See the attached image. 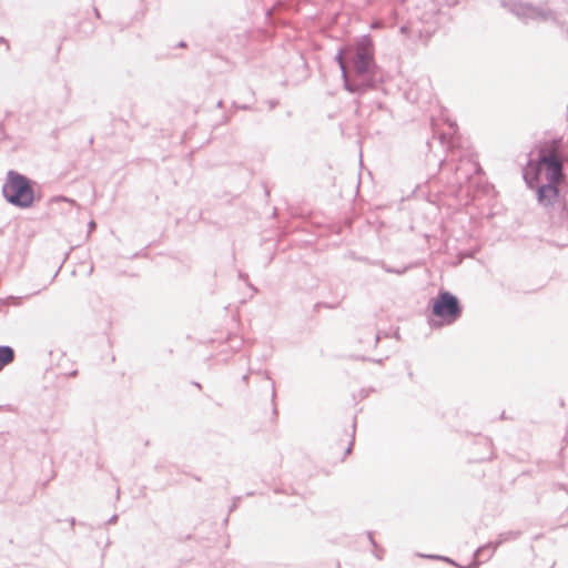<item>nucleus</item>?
<instances>
[{"instance_id":"obj_18","label":"nucleus","mask_w":568,"mask_h":568,"mask_svg":"<svg viewBox=\"0 0 568 568\" xmlns=\"http://www.w3.org/2000/svg\"><path fill=\"white\" fill-rule=\"evenodd\" d=\"M88 226H89V232H91V231H93L97 227V224H95L94 221H90Z\"/></svg>"},{"instance_id":"obj_14","label":"nucleus","mask_w":568,"mask_h":568,"mask_svg":"<svg viewBox=\"0 0 568 568\" xmlns=\"http://www.w3.org/2000/svg\"><path fill=\"white\" fill-rule=\"evenodd\" d=\"M239 277H240L241 280L245 281V282H246V285H247L250 288H252L254 292H257V288H256L255 286H253V285L248 282V276H247V274L240 272V273H239Z\"/></svg>"},{"instance_id":"obj_20","label":"nucleus","mask_w":568,"mask_h":568,"mask_svg":"<svg viewBox=\"0 0 568 568\" xmlns=\"http://www.w3.org/2000/svg\"><path fill=\"white\" fill-rule=\"evenodd\" d=\"M379 339H381V334L379 333L375 334V337H374V345L375 346L378 344Z\"/></svg>"},{"instance_id":"obj_8","label":"nucleus","mask_w":568,"mask_h":568,"mask_svg":"<svg viewBox=\"0 0 568 568\" xmlns=\"http://www.w3.org/2000/svg\"><path fill=\"white\" fill-rule=\"evenodd\" d=\"M14 349L9 345H0V372L14 361Z\"/></svg>"},{"instance_id":"obj_21","label":"nucleus","mask_w":568,"mask_h":568,"mask_svg":"<svg viewBox=\"0 0 568 568\" xmlns=\"http://www.w3.org/2000/svg\"><path fill=\"white\" fill-rule=\"evenodd\" d=\"M367 535H368V539H369L371 544H372L374 547H376V542H375V540H374V538H373V536H372V532H368Z\"/></svg>"},{"instance_id":"obj_24","label":"nucleus","mask_w":568,"mask_h":568,"mask_svg":"<svg viewBox=\"0 0 568 568\" xmlns=\"http://www.w3.org/2000/svg\"><path fill=\"white\" fill-rule=\"evenodd\" d=\"M242 381H243L245 384H247V383H248V374H244V375L242 376Z\"/></svg>"},{"instance_id":"obj_13","label":"nucleus","mask_w":568,"mask_h":568,"mask_svg":"<svg viewBox=\"0 0 568 568\" xmlns=\"http://www.w3.org/2000/svg\"><path fill=\"white\" fill-rule=\"evenodd\" d=\"M275 397H276V390H275V383L272 382V404H273V415L277 416L278 412L275 405Z\"/></svg>"},{"instance_id":"obj_6","label":"nucleus","mask_w":568,"mask_h":568,"mask_svg":"<svg viewBox=\"0 0 568 568\" xmlns=\"http://www.w3.org/2000/svg\"><path fill=\"white\" fill-rule=\"evenodd\" d=\"M497 548L495 545L489 541L488 544L479 547L477 550H475L473 556V561L466 566H462L457 564L454 559L447 557V556H440V555H433V554H416V556L426 558L433 561H440L450 566H454L455 568H478L480 565L485 564L491 556L494 555L495 550Z\"/></svg>"},{"instance_id":"obj_30","label":"nucleus","mask_w":568,"mask_h":568,"mask_svg":"<svg viewBox=\"0 0 568 568\" xmlns=\"http://www.w3.org/2000/svg\"><path fill=\"white\" fill-rule=\"evenodd\" d=\"M60 268H61V267H59V268H58V271H57V272H54V275H53V277H52L51 282L55 278V276H57V275H58V273L60 272Z\"/></svg>"},{"instance_id":"obj_34","label":"nucleus","mask_w":568,"mask_h":568,"mask_svg":"<svg viewBox=\"0 0 568 568\" xmlns=\"http://www.w3.org/2000/svg\"><path fill=\"white\" fill-rule=\"evenodd\" d=\"M357 358H358V359H361V361H366V359H367V358H366V357H364V356H361V357H357Z\"/></svg>"},{"instance_id":"obj_25","label":"nucleus","mask_w":568,"mask_h":568,"mask_svg":"<svg viewBox=\"0 0 568 568\" xmlns=\"http://www.w3.org/2000/svg\"><path fill=\"white\" fill-rule=\"evenodd\" d=\"M53 201H68L64 196L54 197Z\"/></svg>"},{"instance_id":"obj_10","label":"nucleus","mask_w":568,"mask_h":568,"mask_svg":"<svg viewBox=\"0 0 568 568\" xmlns=\"http://www.w3.org/2000/svg\"><path fill=\"white\" fill-rule=\"evenodd\" d=\"M558 219L560 226L568 231V207L566 203L561 205Z\"/></svg>"},{"instance_id":"obj_36","label":"nucleus","mask_w":568,"mask_h":568,"mask_svg":"<svg viewBox=\"0 0 568 568\" xmlns=\"http://www.w3.org/2000/svg\"><path fill=\"white\" fill-rule=\"evenodd\" d=\"M229 521V516H226V518L224 519V523L227 524Z\"/></svg>"},{"instance_id":"obj_7","label":"nucleus","mask_w":568,"mask_h":568,"mask_svg":"<svg viewBox=\"0 0 568 568\" xmlns=\"http://www.w3.org/2000/svg\"><path fill=\"white\" fill-rule=\"evenodd\" d=\"M532 190L536 191L538 203L544 206L552 205L555 202H557L560 195V189L556 183L540 184L539 182L536 183V186H534Z\"/></svg>"},{"instance_id":"obj_19","label":"nucleus","mask_w":568,"mask_h":568,"mask_svg":"<svg viewBox=\"0 0 568 568\" xmlns=\"http://www.w3.org/2000/svg\"><path fill=\"white\" fill-rule=\"evenodd\" d=\"M69 523H70L71 529H72V530H74V526H75V524H77L75 518L71 517V518L69 519Z\"/></svg>"},{"instance_id":"obj_27","label":"nucleus","mask_w":568,"mask_h":568,"mask_svg":"<svg viewBox=\"0 0 568 568\" xmlns=\"http://www.w3.org/2000/svg\"><path fill=\"white\" fill-rule=\"evenodd\" d=\"M69 375L71 377H75L78 375V369L72 371Z\"/></svg>"},{"instance_id":"obj_17","label":"nucleus","mask_w":568,"mask_h":568,"mask_svg":"<svg viewBox=\"0 0 568 568\" xmlns=\"http://www.w3.org/2000/svg\"><path fill=\"white\" fill-rule=\"evenodd\" d=\"M119 519V516L116 514L112 515L106 521L104 525H113L118 521Z\"/></svg>"},{"instance_id":"obj_22","label":"nucleus","mask_w":568,"mask_h":568,"mask_svg":"<svg viewBox=\"0 0 568 568\" xmlns=\"http://www.w3.org/2000/svg\"><path fill=\"white\" fill-rule=\"evenodd\" d=\"M178 48H186L187 47V43L185 41H180L176 45Z\"/></svg>"},{"instance_id":"obj_33","label":"nucleus","mask_w":568,"mask_h":568,"mask_svg":"<svg viewBox=\"0 0 568 568\" xmlns=\"http://www.w3.org/2000/svg\"><path fill=\"white\" fill-rule=\"evenodd\" d=\"M0 42H7V40L3 37H0Z\"/></svg>"},{"instance_id":"obj_32","label":"nucleus","mask_w":568,"mask_h":568,"mask_svg":"<svg viewBox=\"0 0 568 568\" xmlns=\"http://www.w3.org/2000/svg\"><path fill=\"white\" fill-rule=\"evenodd\" d=\"M79 526H81V527H85V528L88 527V525H87L85 523H83V521H80V523H79Z\"/></svg>"},{"instance_id":"obj_31","label":"nucleus","mask_w":568,"mask_h":568,"mask_svg":"<svg viewBox=\"0 0 568 568\" xmlns=\"http://www.w3.org/2000/svg\"><path fill=\"white\" fill-rule=\"evenodd\" d=\"M193 385H195L197 388H202V385L197 382H194Z\"/></svg>"},{"instance_id":"obj_29","label":"nucleus","mask_w":568,"mask_h":568,"mask_svg":"<svg viewBox=\"0 0 568 568\" xmlns=\"http://www.w3.org/2000/svg\"><path fill=\"white\" fill-rule=\"evenodd\" d=\"M216 106H217V108H222V106H223V101H222V100H220V101L217 102Z\"/></svg>"},{"instance_id":"obj_3","label":"nucleus","mask_w":568,"mask_h":568,"mask_svg":"<svg viewBox=\"0 0 568 568\" xmlns=\"http://www.w3.org/2000/svg\"><path fill=\"white\" fill-rule=\"evenodd\" d=\"M428 322L432 327H443L456 323L463 315L459 298L449 291L439 290L429 301Z\"/></svg>"},{"instance_id":"obj_28","label":"nucleus","mask_w":568,"mask_h":568,"mask_svg":"<svg viewBox=\"0 0 568 568\" xmlns=\"http://www.w3.org/2000/svg\"><path fill=\"white\" fill-rule=\"evenodd\" d=\"M323 305H324L325 307H327V308H335V307H336V305H332V304H327V303H325V304H323Z\"/></svg>"},{"instance_id":"obj_4","label":"nucleus","mask_w":568,"mask_h":568,"mask_svg":"<svg viewBox=\"0 0 568 568\" xmlns=\"http://www.w3.org/2000/svg\"><path fill=\"white\" fill-rule=\"evenodd\" d=\"M34 185L36 182L24 174L9 170L2 185V195L9 204L19 209H29L36 201Z\"/></svg>"},{"instance_id":"obj_23","label":"nucleus","mask_w":568,"mask_h":568,"mask_svg":"<svg viewBox=\"0 0 568 568\" xmlns=\"http://www.w3.org/2000/svg\"><path fill=\"white\" fill-rule=\"evenodd\" d=\"M93 11H94V16H95L98 19H100V18H101V13H100L99 9L94 7V8H93Z\"/></svg>"},{"instance_id":"obj_9","label":"nucleus","mask_w":568,"mask_h":568,"mask_svg":"<svg viewBox=\"0 0 568 568\" xmlns=\"http://www.w3.org/2000/svg\"><path fill=\"white\" fill-rule=\"evenodd\" d=\"M519 535H520L519 531H513V530L505 531V532L499 534L497 540L491 541V542L497 548L498 546H500L501 544H504L506 541L517 539L519 537Z\"/></svg>"},{"instance_id":"obj_37","label":"nucleus","mask_w":568,"mask_h":568,"mask_svg":"<svg viewBox=\"0 0 568 568\" xmlns=\"http://www.w3.org/2000/svg\"><path fill=\"white\" fill-rule=\"evenodd\" d=\"M2 409H3V406H2V405H0V410H2Z\"/></svg>"},{"instance_id":"obj_12","label":"nucleus","mask_w":568,"mask_h":568,"mask_svg":"<svg viewBox=\"0 0 568 568\" xmlns=\"http://www.w3.org/2000/svg\"><path fill=\"white\" fill-rule=\"evenodd\" d=\"M352 427H353L352 440H351L348 447L345 450V455H348L352 452V449H353V445H354V440H355V430H356V420L355 419L353 422Z\"/></svg>"},{"instance_id":"obj_15","label":"nucleus","mask_w":568,"mask_h":568,"mask_svg":"<svg viewBox=\"0 0 568 568\" xmlns=\"http://www.w3.org/2000/svg\"><path fill=\"white\" fill-rule=\"evenodd\" d=\"M233 108L237 110H251V105L248 104H237L236 102H233Z\"/></svg>"},{"instance_id":"obj_35","label":"nucleus","mask_w":568,"mask_h":568,"mask_svg":"<svg viewBox=\"0 0 568 568\" xmlns=\"http://www.w3.org/2000/svg\"><path fill=\"white\" fill-rule=\"evenodd\" d=\"M405 31H406V27H402L400 32H405Z\"/></svg>"},{"instance_id":"obj_5","label":"nucleus","mask_w":568,"mask_h":568,"mask_svg":"<svg viewBox=\"0 0 568 568\" xmlns=\"http://www.w3.org/2000/svg\"><path fill=\"white\" fill-rule=\"evenodd\" d=\"M500 4L525 23H527L529 20H555V12L551 9L542 6H534L530 2H525L521 0H500Z\"/></svg>"},{"instance_id":"obj_11","label":"nucleus","mask_w":568,"mask_h":568,"mask_svg":"<svg viewBox=\"0 0 568 568\" xmlns=\"http://www.w3.org/2000/svg\"><path fill=\"white\" fill-rule=\"evenodd\" d=\"M381 265L386 273H392V274H397V275H403L408 270V266H404L402 268H396V267H392V266L385 264L384 262H381Z\"/></svg>"},{"instance_id":"obj_26","label":"nucleus","mask_w":568,"mask_h":568,"mask_svg":"<svg viewBox=\"0 0 568 568\" xmlns=\"http://www.w3.org/2000/svg\"><path fill=\"white\" fill-rule=\"evenodd\" d=\"M263 375L266 379H271L270 373L267 371H264Z\"/></svg>"},{"instance_id":"obj_2","label":"nucleus","mask_w":568,"mask_h":568,"mask_svg":"<svg viewBox=\"0 0 568 568\" xmlns=\"http://www.w3.org/2000/svg\"><path fill=\"white\" fill-rule=\"evenodd\" d=\"M561 139H554L551 145L544 144L538 149L537 158L529 159L523 169V179L528 189H534L540 182L544 173L547 183L558 184L564 176L562 162L555 154V149Z\"/></svg>"},{"instance_id":"obj_1","label":"nucleus","mask_w":568,"mask_h":568,"mask_svg":"<svg viewBox=\"0 0 568 568\" xmlns=\"http://www.w3.org/2000/svg\"><path fill=\"white\" fill-rule=\"evenodd\" d=\"M335 61L342 71L344 88L349 93L363 94L383 82V71L375 63L373 40L368 34L353 44L341 47Z\"/></svg>"},{"instance_id":"obj_16","label":"nucleus","mask_w":568,"mask_h":568,"mask_svg":"<svg viewBox=\"0 0 568 568\" xmlns=\"http://www.w3.org/2000/svg\"><path fill=\"white\" fill-rule=\"evenodd\" d=\"M241 497H236L233 500V504L229 508V514L234 511L237 508V503L240 501Z\"/></svg>"}]
</instances>
